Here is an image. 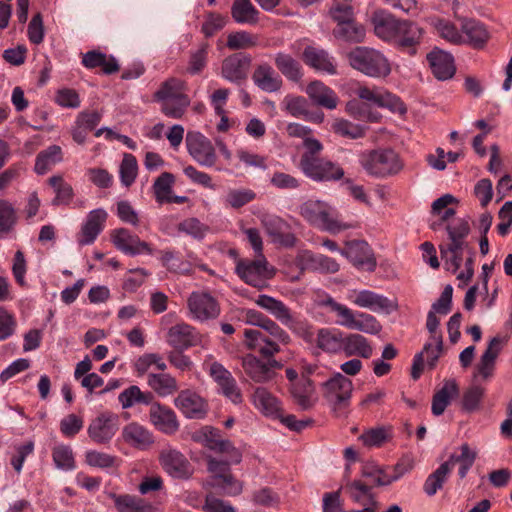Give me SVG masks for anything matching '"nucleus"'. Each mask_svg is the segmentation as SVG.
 Wrapping results in <instances>:
<instances>
[{
    "label": "nucleus",
    "mask_w": 512,
    "mask_h": 512,
    "mask_svg": "<svg viewBox=\"0 0 512 512\" xmlns=\"http://www.w3.org/2000/svg\"><path fill=\"white\" fill-rule=\"evenodd\" d=\"M277 69L289 80L298 82L302 78L301 65L291 55L277 53L275 56Z\"/></svg>",
    "instance_id": "c03bdc74"
},
{
    "label": "nucleus",
    "mask_w": 512,
    "mask_h": 512,
    "mask_svg": "<svg viewBox=\"0 0 512 512\" xmlns=\"http://www.w3.org/2000/svg\"><path fill=\"white\" fill-rule=\"evenodd\" d=\"M345 111L352 118L359 121L378 122L380 115L371 111L368 103L361 102L359 99H352L346 103Z\"/></svg>",
    "instance_id": "49530a36"
},
{
    "label": "nucleus",
    "mask_w": 512,
    "mask_h": 512,
    "mask_svg": "<svg viewBox=\"0 0 512 512\" xmlns=\"http://www.w3.org/2000/svg\"><path fill=\"white\" fill-rule=\"evenodd\" d=\"M62 161V150L58 145H51L41 151L35 161V172L39 175L47 173L51 168Z\"/></svg>",
    "instance_id": "79ce46f5"
},
{
    "label": "nucleus",
    "mask_w": 512,
    "mask_h": 512,
    "mask_svg": "<svg viewBox=\"0 0 512 512\" xmlns=\"http://www.w3.org/2000/svg\"><path fill=\"white\" fill-rule=\"evenodd\" d=\"M175 406L190 419H203L208 412V404L195 391L182 390L174 400Z\"/></svg>",
    "instance_id": "2eb2a0df"
},
{
    "label": "nucleus",
    "mask_w": 512,
    "mask_h": 512,
    "mask_svg": "<svg viewBox=\"0 0 512 512\" xmlns=\"http://www.w3.org/2000/svg\"><path fill=\"white\" fill-rule=\"evenodd\" d=\"M329 13L332 19L339 24L351 20L354 16V9L348 1L337 0L332 4Z\"/></svg>",
    "instance_id": "0e129e2a"
},
{
    "label": "nucleus",
    "mask_w": 512,
    "mask_h": 512,
    "mask_svg": "<svg viewBox=\"0 0 512 512\" xmlns=\"http://www.w3.org/2000/svg\"><path fill=\"white\" fill-rule=\"evenodd\" d=\"M255 303L303 339L312 337L311 325L306 320L294 315L282 301L262 294L257 297Z\"/></svg>",
    "instance_id": "7ed1b4c3"
},
{
    "label": "nucleus",
    "mask_w": 512,
    "mask_h": 512,
    "mask_svg": "<svg viewBox=\"0 0 512 512\" xmlns=\"http://www.w3.org/2000/svg\"><path fill=\"white\" fill-rule=\"evenodd\" d=\"M150 406V421L158 430L166 434H173L179 429L176 414L171 408L154 401Z\"/></svg>",
    "instance_id": "aec40b11"
},
{
    "label": "nucleus",
    "mask_w": 512,
    "mask_h": 512,
    "mask_svg": "<svg viewBox=\"0 0 512 512\" xmlns=\"http://www.w3.org/2000/svg\"><path fill=\"white\" fill-rule=\"evenodd\" d=\"M352 302L361 308H367L373 312L385 311L389 313L393 308L392 302L387 297L370 290L356 292Z\"/></svg>",
    "instance_id": "cd10ccee"
},
{
    "label": "nucleus",
    "mask_w": 512,
    "mask_h": 512,
    "mask_svg": "<svg viewBox=\"0 0 512 512\" xmlns=\"http://www.w3.org/2000/svg\"><path fill=\"white\" fill-rule=\"evenodd\" d=\"M303 174L314 181H337L344 176V170L336 163L317 157L299 166Z\"/></svg>",
    "instance_id": "f8f14e48"
},
{
    "label": "nucleus",
    "mask_w": 512,
    "mask_h": 512,
    "mask_svg": "<svg viewBox=\"0 0 512 512\" xmlns=\"http://www.w3.org/2000/svg\"><path fill=\"white\" fill-rule=\"evenodd\" d=\"M316 344L326 353H339L343 349V332L335 328H321L317 333Z\"/></svg>",
    "instance_id": "473e14b6"
},
{
    "label": "nucleus",
    "mask_w": 512,
    "mask_h": 512,
    "mask_svg": "<svg viewBox=\"0 0 512 512\" xmlns=\"http://www.w3.org/2000/svg\"><path fill=\"white\" fill-rule=\"evenodd\" d=\"M321 391L332 410L340 414L350 404L353 383L349 378L338 372L321 384Z\"/></svg>",
    "instance_id": "20e7f679"
},
{
    "label": "nucleus",
    "mask_w": 512,
    "mask_h": 512,
    "mask_svg": "<svg viewBox=\"0 0 512 512\" xmlns=\"http://www.w3.org/2000/svg\"><path fill=\"white\" fill-rule=\"evenodd\" d=\"M350 262L356 267L373 271L376 267V261L372 257L371 249L365 241L354 240L348 242L342 251Z\"/></svg>",
    "instance_id": "4be33fe9"
},
{
    "label": "nucleus",
    "mask_w": 512,
    "mask_h": 512,
    "mask_svg": "<svg viewBox=\"0 0 512 512\" xmlns=\"http://www.w3.org/2000/svg\"><path fill=\"white\" fill-rule=\"evenodd\" d=\"M459 395V386L454 379L445 380L441 389H439L432 398L431 411L435 416L444 413L452 398Z\"/></svg>",
    "instance_id": "c756f323"
},
{
    "label": "nucleus",
    "mask_w": 512,
    "mask_h": 512,
    "mask_svg": "<svg viewBox=\"0 0 512 512\" xmlns=\"http://www.w3.org/2000/svg\"><path fill=\"white\" fill-rule=\"evenodd\" d=\"M365 34L364 27L356 23L353 18L337 24V27L333 30L335 38L350 43L363 42Z\"/></svg>",
    "instance_id": "58836bf2"
},
{
    "label": "nucleus",
    "mask_w": 512,
    "mask_h": 512,
    "mask_svg": "<svg viewBox=\"0 0 512 512\" xmlns=\"http://www.w3.org/2000/svg\"><path fill=\"white\" fill-rule=\"evenodd\" d=\"M476 457V451L472 450L467 443H464L460 446V454H452L444 464H447L448 469L451 471L454 465L458 463L460 465L458 475L463 479L473 466Z\"/></svg>",
    "instance_id": "4c0bfd02"
},
{
    "label": "nucleus",
    "mask_w": 512,
    "mask_h": 512,
    "mask_svg": "<svg viewBox=\"0 0 512 512\" xmlns=\"http://www.w3.org/2000/svg\"><path fill=\"white\" fill-rule=\"evenodd\" d=\"M207 485L226 496H237L243 490V483L236 479L231 471L225 475L217 476L215 481L207 482Z\"/></svg>",
    "instance_id": "37998d69"
},
{
    "label": "nucleus",
    "mask_w": 512,
    "mask_h": 512,
    "mask_svg": "<svg viewBox=\"0 0 512 512\" xmlns=\"http://www.w3.org/2000/svg\"><path fill=\"white\" fill-rule=\"evenodd\" d=\"M350 66L362 74L372 78H385L391 73L388 58L379 50L357 46L347 55Z\"/></svg>",
    "instance_id": "f03ea898"
},
{
    "label": "nucleus",
    "mask_w": 512,
    "mask_h": 512,
    "mask_svg": "<svg viewBox=\"0 0 512 512\" xmlns=\"http://www.w3.org/2000/svg\"><path fill=\"white\" fill-rule=\"evenodd\" d=\"M351 499L361 505L370 503V497H374L371 493V487L361 481H353L347 486Z\"/></svg>",
    "instance_id": "69168bd1"
},
{
    "label": "nucleus",
    "mask_w": 512,
    "mask_h": 512,
    "mask_svg": "<svg viewBox=\"0 0 512 512\" xmlns=\"http://www.w3.org/2000/svg\"><path fill=\"white\" fill-rule=\"evenodd\" d=\"M349 329L377 335L381 332L382 325L373 315L364 312H356Z\"/></svg>",
    "instance_id": "09e8293b"
},
{
    "label": "nucleus",
    "mask_w": 512,
    "mask_h": 512,
    "mask_svg": "<svg viewBox=\"0 0 512 512\" xmlns=\"http://www.w3.org/2000/svg\"><path fill=\"white\" fill-rule=\"evenodd\" d=\"M52 458L58 469L69 471L75 468L74 454L68 445L55 446L52 450Z\"/></svg>",
    "instance_id": "5fc2aeb1"
},
{
    "label": "nucleus",
    "mask_w": 512,
    "mask_h": 512,
    "mask_svg": "<svg viewBox=\"0 0 512 512\" xmlns=\"http://www.w3.org/2000/svg\"><path fill=\"white\" fill-rule=\"evenodd\" d=\"M305 92L315 105L328 110L335 109L339 103L336 92L319 80L309 83Z\"/></svg>",
    "instance_id": "b1692460"
},
{
    "label": "nucleus",
    "mask_w": 512,
    "mask_h": 512,
    "mask_svg": "<svg viewBox=\"0 0 512 512\" xmlns=\"http://www.w3.org/2000/svg\"><path fill=\"white\" fill-rule=\"evenodd\" d=\"M361 165L365 171L375 177H386L398 173L402 164L392 149L372 150L362 156Z\"/></svg>",
    "instance_id": "423d86ee"
},
{
    "label": "nucleus",
    "mask_w": 512,
    "mask_h": 512,
    "mask_svg": "<svg viewBox=\"0 0 512 512\" xmlns=\"http://www.w3.org/2000/svg\"><path fill=\"white\" fill-rule=\"evenodd\" d=\"M175 182L173 174L163 172L154 182L153 191L156 201L160 204L169 201L170 194H172V186Z\"/></svg>",
    "instance_id": "603ef678"
},
{
    "label": "nucleus",
    "mask_w": 512,
    "mask_h": 512,
    "mask_svg": "<svg viewBox=\"0 0 512 512\" xmlns=\"http://www.w3.org/2000/svg\"><path fill=\"white\" fill-rule=\"evenodd\" d=\"M208 372L225 397L235 404L242 402V393L235 378L221 363L216 361L210 363Z\"/></svg>",
    "instance_id": "4468645a"
},
{
    "label": "nucleus",
    "mask_w": 512,
    "mask_h": 512,
    "mask_svg": "<svg viewBox=\"0 0 512 512\" xmlns=\"http://www.w3.org/2000/svg\"><path fill=\"white\" fill-rule=\"evenodd\" d=\"M118 422V416L111 412L99 414L87 428L89 438L99 445L109 443L118 431Z\"/></svg>",
    "instance_id": "9b49d317"
},
{
    "label": "nucleus",
    "mask_w": 512,
    "mask_h": 512,
    "mask_svg": "<svg viewBox=\"0 0 512 512\" xmlns=\"http://www.w3.org/2000/svg\"><path fill=\"white\" fill-rule=\"evenodd\" d=\"M118 512H154V507L144 499L129 494H109Z\"/></svg>",
    "instance_id": "e433bc0d"
},
{
    "label": "nucleus",
    "mask_w": 512,
    "mask_h": 512,
    "mask_svg": "<svg viewBox=\"0 0 512 512\" xmlns=\"http://www.w3.org/2000/svg\"><path fill=\"white\" fill-rule=\"evenodd\" d=\"M332 129L336 134L350 139L362 138L365 135V130L362 126L345 119H336Z\"/></svg>",
    "instance_id": "13d9d810"
},
{
    "label": "nucleus",
    "mask_w": 512,
    "mask_h": 512,
    "mask_svg": "<svg viewBox=\"0 0 512 512\" xmlns=\"http://www.w3.org/2000/svg\"><path fill=\"white\" fill-rule=\"evenodd\" d=\"M187 306L191 317L200 322L216 319L221 312L218 300L204 291L192 292L188 297Z\"/></svg>",
    "instance_id": "6e6552de"
},
{
    "label": "nucleus",
    "mask_w": 512,
    "mask_h": 512,
    "mask_svg": "<svg viewBox=\"0 0 512 512\" xmlns=\"http://www.w3.org/2000/svg\"><path fill=\"white\" fill-rule=\"evenodd\" d=\"M447 242L440 245L441 257L452 273H456L462 265L463 249L467 246L465 241L469 234V226H446Z\"/></svg>",
    "instance_id": "39448f33"
},
{
    "label": "nucleus",
    "mask_w": 512,
    "mask_h": 512,
    "mask_svg": "<svg viewBox=\"0 0 512 512\" xmlns=\"http://www.w3.org/2000/svg\"><path fill=\"white\" fill-rule=\"evenodd\" d=\"M161 263L169 271L186 274L190 272V265L182 261L173 251H161Z\"/></svg>",
    "instance_id": "e2e57ef3"
},
{
    "label": "nucleus",
    "mask_w": 512,
    "mask_h": 512,
    "mask_svg": "<svg viewBox=\"0 0 512 512\" xmlns=\"http://www.w3.org/2000/svg\"><path fill=\"white\" fill-rule=\"evenodd\" d=\"M85 462L91 467L105 469L114 467L117 463V458L104 452L89 450L85 453Z\"/></svg>",
    "instance_id": "680f3d73"
},
{
    "label": "nucleus",
    "mask_w": 512,
    "mask_h": 512,
    "mask_svg": "<svg viewBox=\"0 0 512 512\" xmlns=\"http://www.w3.org/2000/svg\"><path fill=\"white\" fill-rule=\"evenodd\" d=\"M147 384L160 397L173 395L179 388L176 378L168 373H149Z\"/></svg>",
    "instance_id": "72a5a7b5"
},
{
    "label": "nucleus",
    "mask_w": 512,
    "mask_h": 512,
    "mask_svg": "<svg viewBox=\"0 0 512 512\" xmlns=\"http://www.w3.org/2000/svg\"><path fill=\"white\" fill-rule=\"evenodd\" d=\"M186 146L189 154L200 165L212 167L217 156L212 142L200 132L189 131L186 135Z\"/></svg>",
    "instance_id": "9d476101"
},
{
    "label": "nucleus",
    "mask_w": 512,
    "mask_h": 512,
    "mask_svg": "<svg viewBox=\"0 0 512 512\" xmlns=\"http://www.w3.org/2000/svg\"><path fill=\"white\" fill-rule=\"evenodd\" d=\"M236 273L245 283L258 289L266 287V281L273 277V271L268 268L264 255L257 256L254 260H239Z\"/></svg>",
    "instance_id": "0eeeda50"
},
{
    "label": "nucleus",
    "mask_w": 512,
    "mask_h": 512,
    "mask_svg": "<svg viewBox=\"0 0 512 512\" xmlns=\"http://www.w3.org/2000/svg\"><path fill=\"white\" fill-rule=\"evenodd\" d=\"M259 44V36L248 31H236L227 36L226 46L230 50L250 49Z\"/></svg>",
    "instance_id": "de8ad7c7"
},
{
    "label": "nucleus",
    "mask_w": 512,
    "mask_h": 512,
    "mask_svg": "<svg viewBox=\"0 0 512 512\" xmlns=\"http://www.w3.org/2000/svg\"><path fill=\"white\" fill-rule=\"evenodd\" d=\"M202 336L197 329L187 323L172 326L167 333V342L175 350H187L201 343Z\"/></svg>",
    "instance_id": "dca6fc26"
},
{
    "label": "nucleus",
    "mask_w": 512,
    "mask_h": 512,
    "mask_svg": "<svg viewBox=\"0 0 512 512\" xmlns=\"http://www.w3.org/2000/svg\"><path fill=\"white\" fill-rule=\"evenodd\" d=\"M330 210L324 202L309 200L301 206L300 213L312 224H336L330 217Z\"/></svg>",
    "instance_id": "c85d7f7f"
},
{
    "label": "nucleus",
    "mask_w": 512,
    "mask_h": 512,
    "mask_svg": "<svg viewBox=\"0 0 512 512\" xmlns=\"http://www.w3.org/2000/svg\"><path fill=\"white\" fill-rule=\"evenodd\" d=\"M462 31L468 37L474 47L483 46L488 40V32L485 26L474 19H465L462 22Z\"/></svg>",
    "instance_id": "a18cd8bd"
},
{
    "label": "nucleus",
    "mask_w": 512,
    "mask_h": 512,
    "mask_svg": "<svg viewBox=\"0 0 512 512\" xmlns=\"http://www.w3.org/2000/svg\"><path fill=\"white\" fill-rule=\"evenodd\" d=\"M253 403L266 416L273 418L281 416L282 407L280 401L264 387L255 389Z\"/></svg>",
    "instance_id": "7c9ffc66"
},
{
    "label": "nucleus",
    "mask_w": 512,
    "mask_h": 512,
    "mask_svg": "<svg viewBox=\"0 0 512 512\" xmlns=\"http://www.w3.org/2000/svg\"><path fill=\"white\" fill-rule=\"evenodd\" d=\"M449 474L450 470L448 469L447 464L442 463L427 477L423 485V491L430 497L434 496L438 490L443 487V484L446 482Z\"/></svg>",
    "instance_id": "8fccbe9b"
},
{
    "label": "nucleus",
    "mask_w": 512,
    "mask_h": 512,
    "mask_svg": "<svg viewBox=\"0 0 512 512\" xmlns=\"http://www.w3.org/2000/svg\"><path fill=\"white\" fill-rule=\"evenodd\" d=\"M371 22L377 37L384 41H391L399 34L403 20L397 19L385 10H377L373 13Z\"/></svg>",
    "instance_id": "a211bd4d"
},
{
    "label": "nucleus",
    "mask_w": 512,
    "mask_h": 512,
    "mask_svg": "<svg viewBox=\"0 0 512 512\" xmlns=\"http://www.w3.org/2000/svg\"><path fill=\"white\" fill-rule=\"evenodd\" d=\"M260 12L250 0H234L231 6V16L238 24L255 25L259 21Z\"/></svg>",
    "instance_id": "c9c22d12"
},
{
    "label": "nucleus",
    "mask_w": 512,
    "mask_h": 512,
    "mask_svg": "<svg viewBox=\"0 0 512 512\" xmlns=\"http://www.w3.org/2000/svg\"><path fill=\"white\" fill-rule=\"evenodd\" d=\"M427 60L431 67L433 75L438 80H448L456 72L453 56L441 49L434 48L428 55Z\"/></svg>",
    "instance_id": "5701e85b"
},
{
    "label": "nucleus",
    "mask_w": 512,
    "mask_h": 512,
    "mask_svg": "<svg viewBox=\"0 0 512 512\" xmlns=\"http://www.w3.org/2000/svg\"><path fill=\"white\" fill-rule=\"evenodd\" d=\"M251 64L249 55L235 53L226 57L221 65V76L232 83L240 85L247 78Z\"/></svg>",
    "instance_id": "f3484780"
},
{
    "label": "nucleus",
    "mask_w": 512,
    "mask_h": 512,
    "mask_svg": "<svg viewBox=\"0 0 512 512\" xmlns=\"http://www.w3.org/2000/svg\"><path fill=\"white\" fill-rule=\"evenodd\" d=\"M432 24L438 35L453 44H460L462 42V35L456 26L445 19H434Z\"/></svg>",
    "instance_id": "6e6d98bb"
},
{
    "label": "nucleus",
    "mask_w": 512,
    "mask_h": 512,
    "mask_svg": "<svg viewBox=\"0 0 512 512\" xmlns=\"http://www.w3.org/2000/svg\"><path fill=\"white\" fill-rule=\"evenodd\" d=\"M199 440L202 444L217 453L225 454L231 459L232 463H240L242 461V453L236 448L231 441L222 439L220 430L205 426L201 430Z\"/></svg>",
    "instance_id": "ddd939ff"
},
{
    "label": "nucleus",
    "mask_w": 512,
    "mask_h": 512,
    "mask_svg": "<svg viewBox=\"0 0 512 512\" xmlns=\"http://www.w3.org/2000/svg\"><path fill=\"white\" fill-rule=\"evenodd\" d=\"M122 436L125 442L142 449L153 443L152 434L145 427L137 423H130L125 426Z\"/></svg>",
    "instance_id": "a19ab883"
},
{
    "label": "nucleus",
    "mask_w": 512,
    "mask_h": 512,
    "mask_svg": "<svg viewBox=\"0 0 512 512\" xmlns=\"http://www.w3.org/2000/svg\"><path fill=\"white\" fill-rule=\"evenodd\" d=\"M208 48V43H202L200 47L191 54L187 69L190 74H198L204 69L207 62Z\"/></svg>",
    "instance_id": "338daca9"
},
{
    "label": "nucleus",
    "mask_w": 512,
    "mask_h": 512,
    "mask_svg": "<svg viewBox=\"0 0 512 512\" xmlns=\"http://www.w3.org/2000/svg\"><path fill=\"white\" fill-rule=\"evenodd\" d=\"M82 64L88 69L101 67L102 71L108 75L116 73L120 69L114 56H108L105 53L96 50L85 53L82 57Z\"/></svg>",
    "instance_id": "2f4dec72"
},
{
    "label": "nucleus",
    "mask_w": 512,
    "mask_h": 512,
    "mask_svg": "<svg viewBox=\"0 0 512 512\" xmlns=\"http://www.w3.org/2000/svg\"><path fill=\"white\" fill-rule=\"evenodd\" d=\"M254 84L264 92L273 93L281 89L283 81L268 63L256 66L252 74Z\"/></svg>",
    "instance_id": "393cba45"
},
{
    "label": "nucleus",
    "mask_w": 512,
    "mask_h": 512,
    "mask_svg": "<svg viewBox=\"0 0 512 512\" xmlns=\"http://www.w3.org/2000/svg\"><path fill=\"white\" fill-rule=\"evenodd\" d=\"M138 174L137 159L132 154H124L119 168L120 181L125 187H130Z\"/></svg>",
    "instance_id": "864d4df0"
},
{
    "label": "nucleus",
    "mask_w": 512,
    "mask_h": 512,
    "mask_svg": "<svg viewBox=\"0 0 512 512\" xmlns=\"http://www.w3.org/2000/svg\"><path fill=\"white\" fill-rule=\"evenodd\" d=\"M186 91L187 84L185 81L171 77L161 83L154 93L153 99L160 103V110L166 117L181 119L191 103Z\"/></svg>",
    "instance_id": "f257e3e1"
},
{
    "label": "nucleus",
    "mask_w": 512,
    "mask_h": 512,
    "mask_svg": "<svg viewBox=\"0 0 512 512\" xmlns=\"http://www.w3.org/2000/svg\"><path fill=\"white\" fill-rule=\"evenodd\" d=\"M378 107L387 108L391 112L398 113L400 115H403L407 112L405 104L398 96L383 89L380 95Z\"/></svg>",
    "instance_id": "774afa93"
},
{
    "label": "nucleus",
    "mask_w": 512,
    "mask_h": 512,
    "mask_svg": "<svg viewBox=\"0 0 512 512\" xmlns=\"http://www.w3.org/2000/svg\"><path fill=\"white\" fill-rule=\"evenodd\" d=\"M48 182L55 193V197L52 200L54 205L68 204L72 200L73 189L61 176H52Z\"/></svg>",
    "instance_id": "3c124183"
},
{
    "label": "nucleus",
    "mask_w": 512,
    "mask_h": 512,
    "mask_svg": "<svg viewBox=\"0 0 512 512\" xmlns=\"http://www.w3.org/2000/svg\"><path fill=\"white\" fill-rule=\"evenodd\" d=\"M304 62L310 67L334 75L337 73L334 59L323 49L308 46L303 52Z\"/></svg>",
    "instance_id": "a878e982"
},
{
    "label": "nucleus",
    "mask_w": 512,
    "mask_h": 512,
    "mask_svg": "<svg viewBox=\"0 0 512 512\" xmlns=\"http://www.w3.org/2000/svg\"><path fill=\"white\" fill-rule=\"evenodd\" d=\"M164 470L172 477L187 479L191 475V465L186 457L176 450H164L160 454Z\"/></svg>",
    "instance_id": "412c9836"
},
{
    "label": "nucleus",
    "mask_w": 512,
    "mask_h": 512,
    "mask_svg": "<svg viewBox=\"0 0 512 512\" xmlns=\"http://www.w3.org/2000/svg\"><path fill=\"white\" fill-rule=\"evenodd\" d=\"M455 202H457L456 198L450 194L441 196L432 203V214L439 216L441 221H449L455 215V210L449 205Z\"/></svg>",
    "instance_id": "4d7b16f0"
},
{
    "label": "nucleus",
    "mask_w": 512,
    "mask_h": 512,
    "mask_svg": "<svg viewBox=\"0 0 512 512\" xmlns=\"http://www.w3.org/2000/svg\"><path fill=\"white\" fill-rule=\"evenodd\" d=\"M359 439L367 447H380L390 439V434L387 428L376 427L365 431Z\"/></svg>",
    "instance_id": "052dcab7"
},
{
    "label": "nucleus",
    "mask_w": 512,
    "mask_h": 512,
    "mask_svg": "<svg viewBox=\"0 0 512 512\" xmlns=\"http://www.w3.org/2000/svg\"><path fill=\"white\" fill-rule=\"evenodd\" d=\"M485 389L478 385H473L466 389L462 396V409L466 412H474L479 406L484 396Z\"/></svg>",
    "instance_id": "bf43d9fd"
},
{
    "label": "nucleus",
    "mask_w": 512,
    "mask_h": 512,
    "mask_svg": "<svg viewBox=\"0 0 512 512\" xmlns=\"http://www.w3.org/2000/svg\"><path fill=\"white\" fill-rule=\"evenodd\" d=\"M346 356H360L370 358L373 353L372 346L369 341L361 334L343 335V349Z\"/></svg>",
    "instance_id": "f704fd0d"
},
{
    "label": "nucleus",
    "mask_w": 512,
    "mask_h": 512,
    "mask_svg": "<svg viewBox=\"0 0 512 512\" xmlns=\"http://www.w3.org/2000/svg\"><path fill=\"white\" fill-rule=\"evenodd\" d=\"M242 367L245 374L256 383H266L274 379L276 370L283 367L276 359L263 361L253 354H247L242 358Z\"/></svg>",
    "instance_id": "1a4fd4ad"
},
{
    "label": "nucleus",
    "mask_w": 512,
    "mask_h": 512,
    "mask_svg": "<svg viewBox=\"0 0 512 512\" xmlns=\"http://www.w3.org/2000/svg\"><path fill=\"white\" fill-rule=\"evenodd\" d=\"M118 401L123 409H128L137 404L151 405L154 395L149 391H141L137 385H131L119 394Z\"/></svg>",
    "instance_id": "ea45409f"
},
{
    "label": "nucleus",
    "mask_w": 512,
    "mask_h": 512,
    "mask_svg": "<svg viewBox=\"0 0 512 512\" xmlns=\"http://www.w3.org/2000/svg\"><path fill=\"white\" fill-rule=\"evenodd\" d=\"M423 29L417 24L403 20L401 24V30L394 41L397 42L398 46L407 49L408 52L413 55L416 52L415 47L419 45L423 37Z\"/></svg>",
    "instance_id": "bb28decb"
},
{
    "label": "nucleus",
    "mask_w": 512,
    "mask_h": 512,
    "mask_svg": "<svg viewBox=\"0 0 512 512\" xmlns=\"http://www.w3.org/2000/svg\"><path fill=\"white\" fill-rule=\"evenodd\" d=\"M290 393L293 402L303 411L310 410L317 402L315 386L304 374L298 381L291 384Z\"/></svg>",
    "instance_id": "6ab92c4d"
}]
</instances>
